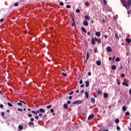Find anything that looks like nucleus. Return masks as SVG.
I'll use <instances>...</instances> for the list:
<instances>
[{
	"mask_svg": "<svg viewBox=\"0 0 131 131\" xmlns=\"http://www.w3.org/2000/svg\"><path fill=\"white\" fill-rule=\"evenodd\" d=\"M46 108H47V109H50V108H52V105L47 106Z\"/></svg>",
	"mask_w": 131,
	"mask_h": 131,
	"instance_id": "34",
	"label": "nucleus"
},
{
	"mask_svg": "<svg viewBox=\"0 0 131 131\" xmlns=\"http://www.w3.org/2000/svg\"><path fill=\"white\" fill-rule=\"evenodd\" d=\"M106 51L107 52H112V48H111L110 47H107L106 48Z\"/></svg>",
	"mask_w": 131,
	"mask_h": 131,
	"instance_id": "5",
	"label": "nucleus"
},
{
	"mask_svg": "<svg viewBox=\"0 0 131 131\" xmlns=\"http://www.w3.org/2000/svg\"><path fill=\"white\" fill-rule=\"evenodd\" d=\"M96 64L98 66H100V65H101V61L100 60H97L96 61Z\"/></svg>",
	"mask_w": 131,
	"mask_h": 131,
	"instance_id": "16",
	"label": "nucleus"
},
{
	"mask_svg": "<svg viewBox=\"0 0 131 131\" xmlns=\"http://www.w3.org/2000/svg\"><path fill=\"white\" fill-rule=\"evenodd\" d=\"M81 30H82V31H83V32H85V33H86V30H85V29H84V27H81Z\"/></svg>",
	"mask_w": 131,
	"mask_h": 131,
	"instance_id": "17",
	"label": "nucleus"
},
{
	"mask_svg": "<svg viewBox=\"0 0 131 131\" xmlns=\"http://www.w3.org/2000/svg\"><path fill=\"white\" fill-rule=\"evenodd\" d=\"M17 111H21V112H23V110H22V109H21V108H17Z\"/></svg>",
	"mask_w": 131,
	"mask_h": 131,
	"instance_id": "43",
	"label": "nucleus"
},
{
	"mask_svg": "<svg viewBox=\"0 0 131 131\" xmlns=\"http://www.w3.org/2000/svg\"><path fill=\"white\" fill-rule=\"evenodd\" d=\"M2 116H5V113L4 112H1Z\"/></svg>",
	"mask_w": 131,
	"mask_h": 131,
	"instance_id": "45",
	"label": "nucleus"
},
{
	"mask_svg": "<svg viewBox=\"0 0 131 131\" xmlns=\"http://www.w3.org/2000/svg\"><path fill=\"white\" fill-rule=\"evenodd\" d=\"M102 94V91H98L97 95H101Z\"/></svg>",
	"mask_w": 131,
	"mask_h": 131,
	"instance_id": "29",
	"label": "nucleus"
},
{
	"mask_svg": "<svg viewBox=\"0 0 131 131\" xmlns=\"http://www.w3.org/2000/svg\"><path fill=\"white\" fill-rule=\"evenodd\" d=\"M35 119H37V120H38V118H39V117H38V116L36 115L35 116Z\"/></svg>",
	"mask_w": 131,
	"mask_h": 131,
	"instance_id": "38",
	"label": "nucleus"
},
{
	"mask_svg": "<svg viewBox=\"0 0 131 131\" xmlns=\"http://www.w3.org/2000/svg\"><path fill=\"white\" fill-rule=\"evenodd\" d=\"M75 25H76V24H75V22H73L72 24V26H73V27H74V26H75Z\"/></svg>",
	"mask_w": 131,
	"mask_h": 131,
	"instance_id": "37",
	"label": "nucleus"
},
{
	"mask_svg": "<svg viewBox=\"0 0 131 131\" xmlns=\"http://www.w3.org/2000/svg\"><path fill=\"white\" fill-rule=\"evenodd\" d=\"M63 107H64V109H67V108H68V105L66 103H64L63 104Z\"/></svg>",
	"mask_w": 131,
	"mask_h": 131,
	"instance_id": "18",
	"label": "nucleus"
},
{
	"mask_svg": "<svg viewBox=\"0 0 131 131\" xmlns=\"http://www.w3.org/2000/svg\"><path fill=\"white\" fill-rule=\"evenodd\" d=\"M88 75H89V76H91V75H92V73H91V72H89L88 73Z\"/></svg>",
	"mask_w": 131,
	"mask_h": 131,
	"instance_id": "59",
	"label": "nucleus"
},
{
	"mask_svg": "<svg viewBox=\"0 0 131 131\" xmlns=\"http://www.w3.org/2000/svg\"><path fill=\"white\" fill-rule=\"evenodd\" d=\"M122 84V85H125L126 86H128V83L126 82H123Z\"/></svg>",
	"mask_w": 131,
	"mask_h": 131,
	"instance_id": "8",
	"label": "nucleus"
},
{
	"mask_svg": "<svg viewBox=\"0 0 131 131\" xmlns=\"http://www.w3.org/2000/svg\"><path fill=\"white\" fill-rule=\"evenodd\" d=\"M128 4L129 5V7L131 6V0H128Z\"/></svg>",
	"mask_w": 131,
	"mask_h": 131,
	"instance_id": "33",
	"label": "nucleus"
},
{
	"mask_svg": "<svg viewBox=\"0 0 131 131\" xmlns=\"http://www.w3.org/2000/svg\"><path fill=\"white\" fill-rule=\"evenodd\" d=\"M83 25H84V26H88L89 25V23L88 22L87 20H83Z\"/></svg>",
	"mask_w": 131,
	"mask_h": 131,
	"instance_id": "3",
	"label": "nucleus"
},
{
	"mask_svg": "<svg viewBox=\"0 0 131 131\" xmlns=\"http://www.w3.org/2000/svg\"><path fill=\"white\" fill-rule=\"evenodd\" d=\"M116 129H117V130H120V127L118 126L116 127Z\"/></svg>",
	"mask_w": 131,
	"mask_h": 131,
	"instance_id": "49",
	"label": "nucleus"
},
{
	"mask_svg": "<svg viewBox=\"0 0 131 131\" xmlns=\"http://www.w3.org/2000/svg\"><path fill=\"white\" fill-rule=\"evenodd\" d=\"M126 41L127 42H128V43H130V41H131L130 39H129L128 38H126Z\"/></svg>",
	"mask_w": 131,
	"mask_h": 131,
	"instance_id": "14",
	"label": "nucleus"
},
{
	"mask_svg": "<svg viewBox=\"0 0 131 131\" xmlns=\"http://www.w3.org/2000/svg\"><path fill=\"white\" fill-rule=\"evenodd\" d=\"M76 13H80V10L77 9L76 10Z\"/></svg>",
	"mask_w": 131,
	"mask_h": 131,
	"instance_id": "39",
	"label": "nucleus"
},
{
	"mask_svg": "<svg viewBox=\"0 0 131 131\" xmlns=\"http://www.w3.org/2000/svg\"><path fill=\"white\" fill-rule=\"evenodd\" d=\"M19 102H21L22 104H25V105L27 104V103L25 102L23 100H19Z\"/></svg>",
	"mask_w": 131,
	"mask_h": 131,
	"instance_id": "27",
	"label": "nucleus"
},
{
	"mask_svg": "<svg viewBox=\"0 0 131 131\" xmlns=\"http://www.w3.org/2000/svg\"><path fill=\"white\" fill-rule=\"evenodd\" d=\"M95 35L98 37L101 36V33L100 32H96Z\"/></svg>",
	"mask_w": 131,
	"mask_h": 131,
	"instance_id": "7",
	"label": "nucleus"
},
{
	"mask_svg": "<svg viewBox=\"0 0 131 131\" xmlns=\"http://www.w3.org/2000/svg\"><path fill=\"white\" fill-rule=\"evenodd\" d=\"M50 112H51V113H53V112H54V109H53V108L51 109V110H50Z\"/></svg>",
	"mask_w": 131,
	"mask_h": 131,
	"instance_id": "52",
	"label": "nucleus"
},
{
	"mask_svg": "<svg viewBox=\"0 0 131 131\" xmlns=\"http://www.w3.org/2000/svg\"><path fill=\"white\" fill-rule=\"evenodd\" d=\"M0 108H4V105L3 104H1L0 105Z\"/></svg>",
	"mask_w": 131,
	"mask_h": 131,
	"instance_id": "55",
	"label": "nucleus"
},
{
	"mask_svg": "<svg viewBox=\"0 0 131 131\" xmlns=\"http://www.w3.org/2000/svg\"><path fill=\"white\" fill-rule=\"evenodd\" d=\"M104 38H108V36H107V35H104Z\"/></svg>",
	"mask_w": 131,
	"mask_h": 131,
	"instance_id": "60",
	"label": "nucleus"
},
{
	"mask_svg": "<svg viewBox=\"0 0 131 131\" xmlns=\"http://www.w3.org/2000/svg\"><path fill=\"white\" fill-rule=\"evenodd\" d=\"M117 84H118V85H119L120 84V81L119 80H118L117 81Z\"/></svg>",
	"mask_w": 131,
	"mask_h": 131,
	"instance_id": "46",
	"label": "nucleus"
},
{
	"mask_svg": "<svg viewBox=\"0 0 131 131\" xmlns=\"http://www.w3.org/2000/svg\"><path fill=\"white\" fill-rule=\"evenodd\" d=\"M115 123H119V119H116L115 120Z\"/></svg>",
	"mask_w": 131,
	"mask_h": 131,
	"instance_id": "28",
	"label": "nucleus"
},
{
	"mask_svg": "<svg viewBox=\"0 0 131 131\" xmlns=\"http://www.w3.org/2000/svg\"><path fill=\"white\" fill-rule=\"evenodd\" d=\"M115 37H117V39H119V38L118 37V35H117V34H116V33H115Z\"/></svg>",
	"mask_w": 131,
	"mask_h": 131,
	"instance_id": "31",
	"label": "nucleus"
},
{
	"mask_svg": "<svg viewBox=\"0 0 131 131\" xmlns=\"http://www.w3.org/2000/svg\"><path fill=\"white\" fill-rule=\"evenodd\" d=\"M17 105L18 106H22V105H23L22 102H18Z\"/></svg>",
	"mask_w": 131,
	"mask_h": 131,
	"instance_id": "32",
	"label": "nucleus"
},
{
	"mask_svg": "<svg viewBox=\"0 0 131 131\" xmlns=\"http://www.w3.org/2000/svg\"><path fill=\"white\" fill-rule=\"evenodd\" d=\"M14 7H18V3H16L14 4Z\"/></svg>",
	"mask_w": 131,
	"mask_h": 131,
	"instance_id": "42",
	"label": "nucleus"
},
{
	"mask_svg": "<svg viewBox=\"0 0 131 131\" xmlns=\"http://www.w3.org/2000/svg\"><path fill=\"white\" fill-rule=\"evenodd\" d=\"M39 117H41V116H42V114L41 113H39Z\"/></svg>",
	"mask_w": 131,
	"mask_h": 131,
	"instance_id": "48",
	"label": "nucleus"
},
{
	"mask_svg": "<svg viewBox=\"0 0 131 131\" xmlns=\"http://www.w3.org/2000/svg\"><path fill=\"white\" fill-rule=\"evenodd\" d=\"M94 114H91L88 117V120H91V119H93L94 118Z\"/></svg>",
	"mask_w": 131,
	"mask_h": 131,
	"instance_id": "4",
	"label": "nucleus"
},
{
	"mask_svg": "<svg viewBox=\"0 0 131 131\" xmlns=\"http://www.w3.org/2000/svg\"><path fill=\"white\" fill-rule=\"evenodd\" d=\"M91 43L92 45H96V41H95V39L92 38L91 39Z\"/></svg>",
	"mask_w": 131,
	"mask_h": 131,
	"instance_id": "11",
	"label": "nucleus"
},
{
	"mask_svg": "<svg viewBox=\"0 0 131 131\" xmlns=\"http://www.w3.org/2000/svg\"><path fill=\"white\" fill-rule=\"evenodd\" d=\"M122 4L123 7H125V8H127V4H126V3H125V2L122 1Z\"/></svg>",
	"mask_w": 131,
	"mask_h": 131,
	"instance_id": "6",
	"label": "nucleus"
},
{
	"mask_svg": "<svg viewBox=\"0 0 131 131\" xmlns=\"http://www.w3.org/2000/svg\"><path fill=\"white\" fill-rule=\"evenodd\" d=\"M122 109L123 111H126V106H123Z\"/></svg>",
	"mask_w": 131,
	"mask_h": 131,
	"instance_id": "21",
	"label": "nucleus"
},
{
	"mask_svg": "<svg viewBox=\"0 0 131 131\" xmlns=\"http://www.w3.org/2000/svg\"><path fill=\"white\" fill-rule=\"evenodd\" d=\"M73 93H74V92H73V91H72V92H71L69 93V95H73Z\"/></svg>",
	"mask_w": 131,
	"mask_h": 131,
	"instance_id": "56",
	"label": "nucleus"
},
{
	"mask_svg": "<svg viewBox=\"0 0 131 131\" xmlns=\"http://www.w3.org/2000/svg\"><path fill=\"white\" fill-rule=\"evenodd\" d=\"M7 104L8 105V106L9 107H12V106H13V104H12L10 102H8Z\"/></svg>",
	"mask_w": 131,
	"mask_h": 131,
	"instance_id": "30",
	"label": "nucleus"
},
{
	"mask_svg": "<svg viewBox=\"0 0 131 131\" xmlns=\"http://www.w3.org/2000/svg\"><path fill=\"white\" fill-rule=\"evenodd\" d=\"M82 103V100H77L76 101H74L73 102L74 104H77V105H79V104H81Z\"/></svg>",
	"mask_w": 131,
	"mask_h": 131,
	"instance_id": "1",
	"label": "nucleus"
},
{
	"mask_svg": "<svg viewBox=\"0 0 131 131\" xmlns=\"http://www.w3.org/2000/svg\"><path fill=\"white\" fill-rule=\"evenodd\" d=\"M85 19L86 20H90V16H89V15H85Z\"/></svg>",
	"mask_w": 131,
	"mask_h": 131,
	"instance_id": "22",
	"label": "nucleus"
},
{
	"mask_svg": "<svg viewBox=\"0 0 131 131\" xmlns=\"http://www.w3.org/2000/svg\"><path fill=\"white\" fill-rule=\"evenodd\" d=\"M125 115H129V112H126V113H125Z\"/></svg>",
	"mask_w": 131,
	"mask_h": 131,
	"instance_id": "47",
	"label": "nucleus"
},
{
	"mask_svg": "<svg viewBox=\"0 0 131 131\" xmlns=\"http://www.w3.org/2000/svg\"><path fill=\"white\" fill-rule=\"evenodd\" d=\"M38 111H39V113H45L46 112V110L41 108H40L39 110H38Z\"/></svg>",
	"mask_w": 131,
	"mask_h": 131,
	"instance_id": "2",
	"label": "nucleus"
},
{
	"mask_svg": "<svg viewBox=\"0 0 131 131\" xmlns=\"http://www.w3.org/2000/svg\"><path fill=\"white\" fill-rule=\"evenodd\" d=\"M103 3L105 6H106V5H107V1H106V0H103Z\"/></svg>",
	"mask_w": 131,
	"mask_h": 131,
	"instance_id": "41",
	"label": "nucleus"
},
{
	"mask_svg": "<svg viewBox=\"0 0 131 131\" xmlns=\"http://www.w3.org/2000/svg\"><path fill=\"white\" fill-rule=\"evenodd\" d=\"M59 5H60V6H64V3L61 2H60V3H59Z\"/></svg>",
	"mask_w": 131,
	"mask_h": 131,
	"instance_id": "44",
	"label": "nucleus"
},
{
	"mask_svg": "<svg viewBox=\"0 0 131 131\" xmlns=\"http://www.w3.org/2000/svg\"><path fill=\"white\" fill-rule=\"evenodd\" d=\"M129 94H130V95H131V88H130V89L129 90Z\"/></svg>",
	"mask_w": 131,
	"mask_h": 131,
	"instance_id": "64",
	"label": "nucleus"
},
{
	"mask_svg": "<svg viewBox=\"0 0 131 131\" xmlns=\"http://www.w3.org/2000/svg\"><path fill=\"white\" fill-rule=\"evenodd\" d=\"M89 58H90V54L89 53V52L86 53V60L88 61L89 60Z\"/></svg>",
	"mask_w": 131,
	"mask_h": 131,
	"instance_id": "13",
	"label": "nucleus"
},
{
	"mask_svg": "<svg viewBox=\"0 0 131 131\" xmlns=\"http://www.w3.org/2000/svg\"><path fill=\"white\" fill-rule=\"evenodd\" d=\"M125 77V74L122 73L121 74V77Z\"/></svg>",
	"mask_w": 131,
	"mask_h": 131,
	"instance_id": "36",
	"label": "nucleus"
},
{
	"mask_svg": "<svg viewBox=\"0 0 131 131\" xmlns=\"http://www.w3.org/2000/svg\"><path fill=\"white\" fill-rule=\"evenodd\" d=\"M119 61H120V58H119V57H117L116 58V62H119Z\"/></svg>",
	"mask_w": 131,
	"mask_h": 131,
	"instance_id": "26",
	"label": "nucleus"
},
{
	"mask_svg": "<svg viewBox=\"0 0 131 131\" xmlns=\"http://www.w3.org/2000/svg\"><path fill=\"white\" fill-rule=\"evenodd\" d=\"M18 129H21V130L23 129V126L19 125L18 126Z\"/></svg>",
	"mask_w": 131,
	"mask_h": 131,
	"instance_id": "25",
	"label": "nucleus"
},
{
	"mask_svg": "<svg viewBox=\"0 0 131 131\" xmlns=\"http://www.w3.org/2000/svg\"><path fill=\"white\" fill-rule=\"evenodd\" d=\"M89 5H90V3H89V2H86V3H85V6H86V7L89 6Z\"/></svg>",
	"mask_w": 131,
	"mask_h": 131,
	"instance_id": "35",
	"label": "nucleus"
},
{
	"mask_svg": "<svg viewBox=\"0 0 131 131\" xmlns=\"http://www.w3.org/2000/svg\"><path fill=\"white\" fill-rule=\"evenodd\" d=\"M67 9H70L71 7H70V5H67Z\"/></svg>",
	"mask_w": 131,
	"mask_h": 131,
	"instance_id": "58",
	"label": "nucleus"
},
{
	"mask_svg": "<svg viewBox=\"0 0 131 131\" xmlns=\"http://www.w3.org/2000/svg\"><path fill=\"white\" fill-rule=\"evenodd\" d=\"M82 83H83V81H82V80H80V84H82Z\"/></svg>",
	"mask_w": 131,
	"mask_h": 131,
	"instance_id": "50",
	"label": "nucleus"
},
{
	"mask_svg": "<svg viewBox=\"0 0 131 131\" xmlns=\"http://www.w3.org/2000/svg\"><path fill=\"white\" fill-rule=\"evenodd\" d=\"M28 117H32V115L29 114L28 115Z\"/></svg>",
	"mask_w": 131,
	"mask_h": 131,
	"instance_id": "54",
	"label": "nucleus"
},
{
	"mask_svg": "<svg viewBox=\"0 0 131 131\" xmlns=\"http://www.w3.org/2000/svg\"><path fill=\"white\" fill-rule=\"evenodd\" d=\"M104 98H107L108 97V93H104L103 95Z\"/></svg>",
	"mask_w": 131,
	"mask_h": 131,
	"instance_id": "23",
	"label": "nucleus"
},
{
	"mask_svg": "<svg viewBox=\"0 0 131 131\" xmlns=\"http://www.w3.org/2000/svg\"><path fill=\"white\" fill-rule=\"evenodd\" d=\"M28 125H34V123L32 122H30L28 123Z\"/></svg>",
	"mask_w": 131,
	"mask_h": 131,
	"instance_id": "20",
	"label": "nucleus"
},
{
	"mask_svg": "<svg viewBox=\"0 0 131 131\" xmlns=\"http://www.w3.org/2000/svg\"><path fill=\"white\" fill-rule=\"evenodd\" d=\"M62 75H63V76L66 77V76H67V74L65 73L64 72H63V73H62Z\"/></svg>",
	"mask_w": 131,
	"mask_h": 131,
	"instance_id": "40",
	"label": "nucleus"
},
{
	"mask_svg": "<svg viewBox=\"0 0 131 131\" xmlns=\"http://www.w3.org/2000/svg\"><path fill=\"white\" fill-rule=\"evenodd\" d=\"M102 42L101 40V38H98L97 39V42L98 43H101V42Z\"/></svg>",
	"mask_w": 131,
	"mask_h": 131,
	"instance_id": "24",
	"label": "nucleus"
},
{
	"mask_svg": "<svg viewBox=\"0 0 131 131\" xmlns=\"http://www.w3.org/2000/svg\"><path fill=\"white\" fill-rule=\"evenodd\" d=\"M71 99H72V96H69V99L71 100Z\"/></svg>",
	"mask_w": 131,
	"mask_h": 131,
	"instance_id": "63",
	"label": "nucleus"
},
{
	"mask_svg": "<svg viewBox=\"0 0 131 131\" xmlns=\"http://www.w3.org/2000/svg\"><path fill=\"white\" fill-rule=\"evenodd\" d=\"M4 18H1V19H0V21L1 22V23H3V22H4Z\"/></svg>",
	"mask_w": 131,
	"mask_h": 131,
	"instance_id": "57",
	"label": "nucleus"
},
{
	"mask_svg": "<svg viewBox=\"0 0 131 131\" xmlns=\"http://www.w3.org/2000/svg\"><path fill=\"white\" fill-rule=\"evenodd\" d=\"M94 40H95V41H98V38H97V37H95Z\"/></svg>",
	"mask_w": 131,
	"mask_h": 131,
	"instance_id": "61",
	"label": "nucleus"
},
{
	"mask_svg": "<svg viewBox=\"0 0 131 131\" xmlns=\"http://www.w3.org/2000/svg\"><path fill=\"white\" fill-rule=\"evenodd\" d=\"M94 52H95V53H97V52H98V50H97V49H96V48H95V49H94Z\"/></svg>",
	"mask_w": 131,
	"mask_h": 131,
	"instance_id": "51",
	"label": "nucleus"
},
{
	"mask_svg": "<svg viewBox=\"0 0 131 131\" xmlns=\"http://www.w3.org/2000/svg\"><path fill=\"white\" fill-rule=\"evenodd\" d=\"M84 94H85V96L86 99H88L89 98V92H85Z\"/></svg>",
	"mask_w": 131,
	"mask_h": 131,
	"instance_id": "15",
	"label": "nucleus"
},
{
	"mask_svg": "<svg viewBox=\"0 0 131 131\" xmlns=\"http://www.w3.org/2000/svg\"><path fill=\"white\" fill-rule=\"evenodd\" d=\"M91 101L93 104H95V103H96V99H95L94 98H91Z\"/></svg>",
	"mask_w": 131,
	"mask_h": 131,
	"instance_id": "10",
	"label": "nucleus"
},
{
	"mask_svg": "<svg viewBox=\"0 0 131 131\" xmlns=\"http://www.w3.org/2000/svg\"><path fill=\"white\" fill-rule=\"evenodd\" d=\"M112 69H113V70H116V66H115V65L112 66Z\"/></svg>",
	"mask_w": 131,
	"mask_h": 131,
	"instance_id": "19",
	"label": "nucleus"
},
{
	"mask_svg": "<svg viewBox=\"0 0 131 131\" xmlns=\"http://www.w3.org/2000/svg\"><path fill=\"white\" fill-rule=\"evenodd\" d=\"M32 113H33V114H35V115H36L37 114L39 113V111L38 110L36 111V112L34 111H32Z\"/></svg>",
	"mask_w": 131,
	"mask_h": 131,
	"instance_id": "9",
	"label": "nucleus"
},
{
	"mask_svg": "<svg viewBox=\"0 0 131 131\" xmlns=\"http://www.w3.org/2000/svg\"><path fill=\"white\" fill-rule=\"evenodd\" d=\"M67 104H71V101H67Z\"/></svg>",
	"mask_w": 131,
	"mask_h": 131,
	"instance_id": "62",
	"label": "nucleus"
},
{
	"mask_svg": "<svg viewBox=\"0 0 131 131\" xmlns=\"http://www.w3.org/2000/svg\"><path fill=\"white\" fill-rule=\"evenodd\" d=\"M30 121H34V118H31V119H30Z\"/></svg>",
	"mask_w": 131,
	"mask_h": 131,
	"instance_id": "53",
	"label": "nucleus"
},
{
	"mask_svg": "<svg viewBox=\"0 0 131 131\" xmlns=\"http://www.w3.org/2000/svg\"><path fill=\"white\" fill-rule=\"evenodd\" d=\"M85 84L86 88H88L90 85V81H86Z\"/></svg>",
	"mask_w": 131,
	"mask_h": 131,
	"instance_id": "12",
	"label": "nucleus"
}]
</instances>
